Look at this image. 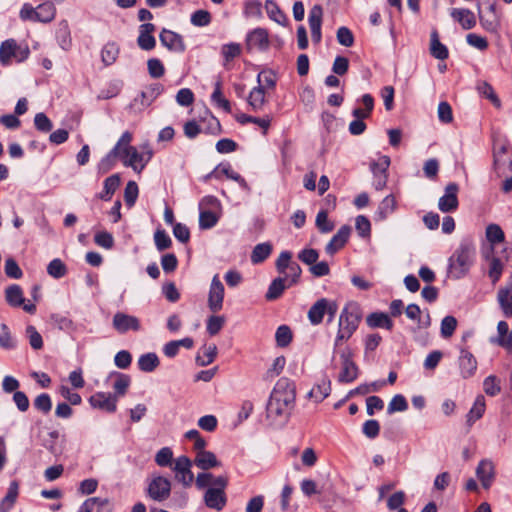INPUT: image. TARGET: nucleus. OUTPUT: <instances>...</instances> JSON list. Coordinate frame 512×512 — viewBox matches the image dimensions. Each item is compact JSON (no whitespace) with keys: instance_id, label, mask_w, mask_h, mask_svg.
I'll return each instance as SVG.
<instances>
[{"instance_id":"obj_1","label":"nucleus","mask_w":512,"mask_h":512,"mask_svg":"<svg viewBox=\"0 0 512 512\" xmlns=\"http://www.w3.org/2000/svg\"><path fill=\"white\" fill-rule=\"evenodd\" d=\"M295 398L294 383L288 378H280L276 382L266 405L267 418L274 423L286 422L294 408Z\"/></svg>"},{"instance_id":"obj_2","label":"nucleus","mask_w":512,"mask_h":512,"mask_svg":"<svg viewBox=\"0 0 512 512\" xmlns=\"http://www.w3.org/2000/svg\"><path fill=\"white\" fill-rule=\"evenodd\" d=\"M362 320V309L355 301L348 302L342 309L338 319V331L334 341V347H339L344 341H348L356 332Z\"/></svg>"},{"instance_id":"obj_3","label":"nucleus","mask_w":512,"mask_h":512,"mask_svg":"<svg viewBox=\"0 0 512 512\" xmlns=\"http://www.w3.org/2000/svg\"><path fill=\"white\" fill-rule=\"evenodd\" d=\"M475 256V246L470 240H463L449 258V273L455 279L464 277L469 271Z\"/></svg>"},{"instance_id":"obj_4","label":"nucleus","mask_w":512,"mask_h":512,"mask_svg":"<svg viewBox=\"0 0 512 512\" xmlns=\"http://www.w3.org/2000/svg\"><path fill=\"white\" fill-rule=\"evenodd\" d=\"M493 168L498 177L512 172V150L507 139L493 137Z\"/></svg>"},{"instance_id":"obj_5","label":"nucleus","mask_w":512,"mask_h":512,"mask_svg":"<svg viewBox=\"0 0 512 512\" xmlns=\"http://www.w3.org/2000/svg\"><path fill=\"white\" fill-rule=\"evenodd\" d=\"M337 311L338 304L336 301L320 298L310 307L307 317L312 325H319L323 322L324 316L327 315V322L330 323L333 321Z\"/></svg>"},{"instance_id":"obj_6","label":"nucleus","mask_w":512,"mask_h":512,"mask_svg":"<svg viewBox=\"0 0 512 512\" xmlns=\"http://www.w3.org/2000/svg\"><path fill=\"white\" fill-rule=\"evenodd\" d=\"M479 22L484 30L498 35L501 28V18L496 10V4L490 3L486 10H482L480 4L477 5Z\"/></svg>"},{"instance_id":"obj_7","label":"nucleus","mask_w":512,"mask_h":512,"mask_svg":"<svg viewBox=\"0 0 512 512\" xmlns=\"http://www.w3.org/2000/svg\"><path fill=\"white\" fill-rule=\"evenodd\" d=\"M147 496L156 502H163L170 497L171 482L163 476H154L146 488Z\"/></svg>"},{"instance_id":"obj_8","label":"nucleus","mask_w":512,"mask_h":512,"mask_svg":"<svg viewBox=\"0 0 512 512\" xmlns=\"http://www.w3.org/2000/svg\"><path fill=\"white\" fill-rule=\"evenodd\" d=\"M353 353L350 348H345L340 353L341 371L338 375V382L351 383L357 379L359 368L352 359Z\"/></svg>"},{"instance_id":"obj_9","label":"nucleus","mask_w":512,"mask_h":512,"mask_svg":"<svg viewBox=\"0 0 512 512\" xmlns=\"http://www.w3.org/2000/svg\"><path fill=\"white\" fill-rule=\"evenodd\" d=\"M390 163V157L387 155H383L377 161L370 163V170L374 178L373 186L378 191L386 187Z\"/></svg>"},{"instance_id":"obj_10","label":"nucleus","mask_w":512,"mask_h":512,"mask_svg":"<svg viewBox=\"0 0 512 512\" xmlns=\"http://www.w3.org/2000/svg\"><path fill=\"white\" fill-rule=\"evenodd\" d=\"M151 157L152 151H148L147 158L144 159V154L139 153L136 147L123 148L121 154L123 164L127 167H131L136 172H141Z\"/></svg>"},{"instance_id":"obj_11","label":"nucleus","mask_w":512,"mask_h":512,"mask_svg":"<svg viewBox=\"0 0 512 512\" xmlns=\"http://www.w3.org/2000/svg\"><path fill=\"white\" fill-rule=\"evenodd\" d=\"M225 288L221 282L219 275L216 274L212 278L208 293L207 305L211 312L217 313L223 308Z\"/></svg>"},{"instance_id":"obj_12","label":"nucleus","mask_w":512,"mask_h":512,"mask_svg":"<svg viewBox=\"0 0 512 512\" xmlns=\"http://www.w3.org/2000/svg\"><path fill=\"white\" fill-rule=\"evenodd\" d=\"M192 462L187 456H180L175 460L173 471L175 478L184 487H190L194 481V474L191 471Z\"/></svg>"},{"instance_id":"obj_13","label":"nucleus","mask_w":512,"mask_h":512,"mask_svg":"<svg viewBox=\"0 0 512 512\" xmlns=\"http://www.w3.org/2000/svg\"><path fill=\"white\" fill-rule=\"evenodd\" d=\"M112 325L120 334H125L128 331L137 332L141 330L140 320L136 316L123 312H117L113 316Z\"/></svg>"},{"instance_id":"obj_14","label":"nucleus","mask_w":512,"mask_h":512,"mask_svg":"<svg viewBox=\"0 0 512 512\" xmlns=\"http://www.w3.org/2000/svg\"><path fill=\"white\" fill-rule=\"evenodd\" d=\"M458 191L459 186L455 182H451L445 187V193L438 201V208L440 211L448 213L453 212L458 208Z\"/></svg>"},{"instance_id":"obj_15","label":"nucleus","mask_w":512,"mask_h":512,"mask_svg":"<svg viewBox=\"0 0 512 512\" xmlns=\"http://www.w3.org/2000/svg\"><path fill=\"white\" fill-rule=\"evenodd\" d=\"M323 19V8L321 5H314L308 15V23L311 31V38L315 44H319L322 39L321 26Z\"/></svg>"},{"instance_id":"obj_16","label":"nucleus","mask_w":512,"mask_h":512,"mask_svg":"<svg viewBox=\"0 0 512 512\" xmlns=\"http://www.w3.org/2000/svg\"><path fill=\"white\" fill-rule=\"evenodd\" d=\"M268 31L264 28H256L249 32L246 37V49L248 51L267 50L269 47Z\"/></svg>"},{"instance_id":"obj_17","label":"nucleus","mask_w":512,"mask_h":512,"mask_svg":"<svg viewBox=\"0 0 512 512\" xmlns=\"http://www.w3.org/2000/svg\"><path fill=\"white\" fill-rule=\"evenodd\" d=\"M159 38L161 44L167 47L170 51L182 53L186 49L183 37L176 32L163 29L159 35Z\"/></svg>"},{"instance_id":"obj_18","label":"nucleus","mask_w":512,"mask_h":512,"mask_svg":"<svg viewBox=\"0 0 512 512\" xmlns=\"http://www.w3.org/2000/svg\"><path fill=\"white\" fill-rule=\"evenodd\" d=\"M89 403L93 408L101 409L110 413L116 411L117 398L110 393L97 392L89 398Z\"/></svg>"},{"instance_id":"obj_19","label":"nucleus","mask_w":512,"mask_h":512,"mask_svg":"<svg viewBox=\"0 0 512 512\" xmlns=\"http://www.w3.org/2000/svg\"><path fill=\"white\" fill-rule=\"evenodd\" d=\"M351 233V227L348 225H343L337 231V233L332 237V239L327 243L325 247V251L329 255H334L340 249H342L347 243L349 236Z\"/></svg>"},{"instance_id":"obj_20","label":"nucleus","mask_w":512,"mask_h":512,"mask_svg":"<svg viewBox=\"0 0 512 512\" xmlns=\"http://www.w3.org/2000/svg\"><path fill=\"white\" fill-rule=\"evenodd\" d=\"M458 363L463 378L467 379L475 374L477 370V360L467 349L462 348L460 350Z\"/></svg>"},{"instance_id":"obj_21","label":"nucleus","mask_w":512,"mask_h":512,"mask_svg":"<svg viewBox=\"0 0 512 512\" xmlns=\"http://www.w3.org/2000/svg\"><path fill=\"white\" fill-rule=\"evenodd\" d=\"M497 301L505 317H512V277L497 293Z\"/></svg>"},{"instance_id":"obj_22","label":"nucleus","mask_w":512,"mask_h":512,"mask_svg":"<svg viewBox=\"0 0 512 512\" xmlns=\"http://www.w3.org/2000/svg\"><path fill=\"white\" fill-rule=\"evenodd\" d=\"M205 505L216 511H221L227 503V497L225 491L220 489L208 488L204 494Z\"/></svg>"},{"instance_id":"obj_23","label":"nucleus","mask_w":512,"mask_h":512,"mask_svg":"<svg viewBox=\"0 0 512 512\" xmlns=\"http://www.w3.org/2000/svg\"><path fill=\"white\" fill-rule=\"evenodd\" d=\"M112 510L108 498L91 497L82 503L78 512H112Z\"/></svg>"},{"instance_id":"obj_24","label":"nucleus","mask_w":512,"mask_h":512,"mask_svg":"<svg viewBox=\"0 0 512 512\" xmlns=\"http://www.w3.org/2000/svg\"><path fill=\"white\" fill-rule=\"evenodd\" d=\"M154 31L155 25L152 23H144L140 25L137 43L142 50L149 51L155 47L156 40L152 35Z\"/></svg>"},{"instance_id":"obj_25","label":"nucleus","mask_w":512,"mask_h":512,"mask_svg":"<svg viewBox=\"0 0 512 512\" xmlns=\"http://www.w3.org/2000/svg\"><path fill=\"white\" fill-rule=\"evenodd\" d=\"M476 475L484 489L490 488L495 478L494 465L489 460H482L476 468Z\"/></svg>"},{"instance_id":"obj_26","label":"nucleus","mask_w":512,"mask_h":512,"mask_svg":"<svg viewBox=\"0 0 512 512\" xmlns=\"http://www.w3.org/2000/svg\"><path fill=\"white\" fill-rule=\"evenodd\" d=\"M451 17L457 21L464 30H470L476 25V17L474 13L466 8L452 9Z\"/></svg>"},{"instance_id":"obj_27","label":"nucleus","mask_w":512,"mask_h":512,"mask_svg":"<svg viewBox=\"0 0 512 512\" xmlns=\"http://www.w3.org/2000/svg\"><path fill=\"white\" fill-rule=\"evenodd\" d=\"M19 496V483L16 480L10 482L6 495L0 501V512H9L15 505Z\"/></svg>"},{"instance_id":"obj_28","label":"nucleus","mask_w":512,"mask_h":512,"mask_svg":"<svg viewBox=\"0 0 512 512\" xmlns=\"http://www.w3.org/2000/svg\"><path fill=\"white\" fill-rule=\"evenodd\" d=\"M366 323L370 328H385L389 331L393 329V321L389 315L384 312H373L366 317Z\"/></svg>"},{"instance_id":"obj_29","label":"nucleus","mask_w":512,"mask_h":512,"mask_svg":"<svg viewBox=\"0 0 512 512\" xmlns=\"http://www.w3.org/2000/svg\"><path fill=\"white\" fill-rule=\"evenodd\" d=\"M164 90V87L160 83H154L146 87L145 90H143L139 97L135 98V102L137 103L140 99V103L142 106L147 107L149 106Z\"/></svg>"},{"instance_id":"obj_30","label":"nucleus","mask_w":512,"mask_h":512,"mask_svg":"<svg viewBox=\"0 0 512 512\" xmlns=\"http://www.w3.org/2000/svg\"><path fill=\"white\" fill-rule=\"evenodd\" d=\"M194 463L202 470H209L210 468L217 467L220 462L217 460L216 455L211 451L197 452Z\"/></svg>"},{"instance_id":"obj_31","label":"nucleus","mask_w":512,"mask_h":512,"mask_svg":"<svg viewBox=\"0 0 512 512\" xmlns=\"http://www.w3.org/2000/svg\"><path fill=\"white\" fill-rule=\"evenodd\" d=\"M19 46L14 39H7L0 46V63L8 65L12 57H17Z\"/></svg>"},{"instance_id":"obj_32","label":"nucleus","mask_w":512,"mask_h":512,"mask_svg":"<svg viewBox=\"0 0 512 512\" xmlns=\"http://www.w3.org/2000/svg\"><path fill=\"white\" fill-rule=\"evenodd\" d=\"M331 392V381L324 377L318 384H316L308 393L310 398H313L316 402H321L330 395Z\"/></svg>"},{"instance_id":"obj_33","label":"nucleus","mask_w":512,"mask_h":512,"mask_svg":"<svg viewBox=\"0 0 512 512\" xmlns=\"http://www.w3.org/2000/svg\"><path fill=\"white\" fill-rule=\"evenodd\" d=\"M430 53L438 60H445L449 56L448 49L439 41V35L436 30L431 33Z\"/></svg>"},{"instance_id":"obj_34","label":"nucleus","mask_w":512,"mask_h":512,"mask_svg":"<svg viewBox=\"0 0 512 512\" xmlns=\"http://www.w3.org/2000/svg\"><path fill=\"white\" fill-rule=\"evenodd\" d=\"M36 21L42 23L51 22L56 15V8L52 2L46 1L36 7Z\"/></svg>"},{"instance_id":"obj_35","label":"nucleus","mask_w":512,"mask_h":512,"mask_svg":"<svg viewBox=\"0 0 512 512\" xmlns=\"http://www.w3.org/2000/svg\"><path fill=\"white\" fill-rule=\"evenodd\" d=\"M287 277H277L269 285L265 298L268 301H273L281 297L284 290L288 285L285 284Z\"/></svg>"},{"instance_id":"obj_36","label":"nucleus","mask_w":512,"mask_h":512,"mask_svg":"<svg viewBox=\"0 0 512 512\" xmlns=\"http://www.w3.org/2000/svg\"><path fill=\"white\" fill-rule=\"evenodd\" d=\"M265 9L267 12L268 17L275 21L276 23L286 26L287 25V16L285 13L280 9L278 4L273 0H267L265 2Z\"/></svg>"},{"instance_id":"obj_37","label":"nucleus","mask_w":512,"mask_h":512,"mask_svg":"<svg viewBox=\"0 0 512 512\" xmlns=\"http://www.w3.org/2000/svg\"><path fill=\"white\" fill-rule=\"evenodd\" d=\"M361 102L364 105V108H359V107L355 108L352 111V115L356 119H360L363 121V119L370 117V115L373 111V108H374V99L370 94H364L361 97Z\"/></svg>"},{"instance_id":"obj_38","label":"nucleus","mask_w":512,"mask_h":512,"mask_svg":"<svg viewBox=\"0 0 512 512\" xmlns=\"http://www.w3.org/2000/svg\"><path fill=\"white\" fill-rule=\"evenodd\" d=\"M7 303L12 307H19L24 303L23 292L19 285L12 284L5 290Z\"/></svg>"},{"instance_id":"obj_39","label":"nucleus","mask_w":512,"mask_h":512,"mask_svg":"<svg viewBox=\"0 0 512 512\" xmlns=\"http://www.w3.org/2000/svg\"><path fill=\"white\" fill-rule=\"evenodd\" d=\"M272 245L269 242L257 244L251 253V262L259 264L265 261L272 252Z\"/></svg>"},{"instance_id":"obj_40","label":"nucleus","mask_w":512,"mask_h":512,"mask_svg":"<svg viewBox=\"0 0 512 512\" xmlns=\"http://www.w3.org/2000/svg\"><path fill=\"white\" fill-rule=\"evenodd\" d=\"M396 208V200L395 197L390 194L386 196L381 203L379 204L378 210L376 212L377 220H384L388 215L394 212Z\"/></svg>"},{"instance_id":"obj_41","label":"nucleus","mask_w":512,"mask_h":512,"mask_svg":"<svg viewBox=\"0 0 512 512\" xmlns=\"http://www.w3.org/2000/svg\"><path fill=\"white\" fill-rule=\"evenodd\" d=\"M159 358L156 353H146L139 357L138 367L143 372H152L159 366Z\"/></svg>"},{"instance_id":"obj_42","label":"nucleus","mask_w":512,"mask_h":512,"mask_svg":"<svg viewBox=\"0 0 512 512\" xmlns=\"http://www.w3.org/2000/svg\"><path fill=\"white\" fill-rule=\"evenodd\" d=\"M212 102L219 108H222L225 112H231V104L222 93V82L218 80L214 85V91L211 95Z\"/></svg>"},{"instance_id":"obj_43","label":"nucleus","mask_w":512,"mask_h":512,"mask_svg":"<svg viewBox=\"0 0 512 512\" xmlns=\"http://www.w3.org/2000/svg\"><path fill=\"white\" fill-rule=\"evenodd\" d=\"M220 218V214L213 210H200L199 227L200 229H211Z\"/></svg>"},{"instance_id":"obj_44","label":"nucleus","mask_w":512,"mask_h":512,"mask_svg":"<svg viewBox=\"0 0 512 512\" xmlns=\"http://www.w3.org/2000/svg\"><path fill=\"white\" fill-rule=\"evenodd\" d=\"M248 103L254 111L260 110L265 103V91L263 86L252 89L248 97Z\"/></svg>"},{"instance_id":"obj_45","label":"nucleus","mask_w":512,"mask_h":512,"mask_svg":"<svg viewBox=\"0 0 512 512\" xmlns=\"http://www.w3.org/2000/svg\"><path fill=\"white\" fill-rule=\"evenodd\" d=\"M118 54V45L114 42H109L103 47L101 51L102 62L106 66L112 65L116 61Z\"/></svg>"},{"instance_id":"obj_46","label":"nucleus","mask_w":512,"mask_h":512,"mask_svg":"<svg viewBox=\"0 0 512 512\" xmlns=\"http://www.w3.org/2000/svg\"><path fill=\"white\" fill-rule=\"evenodd\" d=\"M236 120L242 125L247 124V123L257 124L258 126H260L263 129V134H266V132L270 126V123H271V120L269 117L258 118V117L250 116L247 114L237 115Z\"/></svg>"},{"instance_id":"obj_47","label":"nucleus","mask_w":512,"mask_h":512,"mask_svg":"<svg viewBox=\"0 0 512 512\" xmlns=\"http://www.w3.org/2000/svg\"><path fill=\"white\" fill-rule=\"evenodd\" d=\"M117 157L121 158V154L117 152V148H112L110 152L100 160L98 164L99 172L103 174L109 172L115 165Z\"/></svg>"},{"instance_id":"obj_48","label":"nucleus","mask_w":512,"mask_h":512,"mask_svg":"<svg viewBox=\"0 0 512 512\" xmlns=\"http://www.w3.org/2000/svg\"><path fill=\"white\" fill-rule=\"evenodd\" d=\"M497 331L499 335L498 343L500 346L505 348L512 347V332H509L508 323L500 321L497 325Z\"/></svg>"},{"instance_id":"obj_49","label":"nucleus","mask_w":512,"mask_h":512,"mask_svg":"<svg viewBox=\"0 0 512 512\" xmlns=\"http://www.w3.org/2000/svg\"><path fill=\"white\" fill-rule=\"evenodd\" d=\"M0 329V347L5 350L15 349L17 342L12 337L9 327L5 323H2Z\"/></svg>"},{"instance_id":"obj_50","label":"nucleus","mask_w":512,"mask_h":512,"mask_svg":"<svg viewBox=\"0 0 512 512\" xmlns=\"http://www.w3.org/2000/svg\"><path fill=\"white\" fill-rule=\"evenodd\" d=\"M457 319L454 316H445L441 321L440 333L444 339L452 337L457 328Z\"/></svg>"},{"instance_id":"obj_51","label":"nucleus","mask_w":512,"mask_h":512,"mask_svg":"<svg viewBox=\"0 0 512 512\" xmlns=\"http://www.w3.org/2000/svg\"><path fill=\"white\" fill-rule=\"evenodd\" d=\"M217 355V347L211 344L203 348V355L196 356V363L198 366H207L211 364Z\"/></svg>"},{"instance_id":"obj_52","label":"nucleus","mask_w":512,"mask_h":512,"mask_svg":"<svg viewBox=\"0 0 512 512\" xmlns=\"http://www.w3.org/2000/svg\"><path fill=\"white\" fill-rule=\"evenodd\" d=\"M485 411V398L483 395L477 396L473 407L470 409L468 413V422H474L482 417Z\"/></svg>"},{"instance_id":"obj_53","label":"nucleus","mask_w":512,"mask_h":512,"mask_svg":"<svg viewBox=\"0 0 512 512\" xmlns=\"http://www.w3.org/2000/svg\"><path fill=\"white\" fill-rule=\"evenodd\" d=\"M47 273L56 279L62 278L67 273L66 265L62 262V260L56 258L53 259L47 266Z\"/></svg>"},{"instance_id":"obj_54","label":"nucleus","mask_w":512,"mask_h":512,"mask_svg":"<svg viewBox=\"0 0 512 512\" xmlns=\"http://www.w3.org/2000/svg\"><path fill=\"white\" fill-rule=\"evenodd\" d=\"M33 406L39 412L47 415L52 409L51 397L47 393H42L34 399Z\"/></svg>"},{"instance_id":"obj_55","label":"nucleus","mask_w":512,"mask_h":512,"mask_svg":"<svg viewBox=\"0 0 512 512\" xmlns=\"http://www.w3.org/2000/svg\"><path fill=\"white\" fill-rule=\"evenodd\" d=\"M212 17L209 11L207 10H196L192 13L190 21L192 25L196 27H205L211 23Z\"/></svg>"},{"instance_id":"obj_56","label":"nucleus","mask_w":512,"mask_h":512,"mask_svg":"<svg viewBox=\"0 0 512 512\" xmlns=\"http://www.w3.org/2000/svg\"><path fill=\"white\" fill-rule=\"evenodd\" d=\"M225 317L220 315H212L207 319L206 329L209 335H217L225 324Z\"/></svg>"},{"instance_id":"obj_57","label":"nucleus","mask_w":512,"mask_h":512,"mask_svg":"<svg viewBox=\"0 0 512 512\" xmlns=\"http://www.w3.org/2000/svg\"><path fill=\"white\" fill-rule=\"evenodd\" d=\"M276 343L279 347H286L292 341V331L287 325H281L275 333Z\"/></svg>"},{"instance_id":"obj_58","label":"nucleus","mask_w":512,"mask_h":512,"mask_svg":"<svg viewBox=\"0 0 512 512\" xmlns=\"http://www.w3.org/2000/svg\"><path fill=\"white\" fill-rule=\"evenodd\" d=\"M56 39H57L59 46L63 50L67 51L71 48L72 39H71V35H70V30L67 25H63L58 28V30L56 32Z\"/></svg>"},{"instance_id":"obj_59","label":"nucleus","mask_w":512,"mask_h":512,"mask_svg":"<svg viewBox=\"0 0 512 512\" xmlns=\"http://www.w3.org/2000/svg\"><path fill=\"white\" fill-rule=\"evenodd\" d=\"M315 223L321 233H329L334 229V224L328 219L326 210H320L318 212Z\"/></svg>"},{"instance_id":"obj_60","label":"nucleus","mask_w":512,"mask_h":512,"mask_svg":"<svg viewBox=\"0 0 512 512\" xmlns=\"http://www.w3.org/2000/svg\"><path fill=\"white\" fill-rule=\"evenodd\" d=\"M154 242L156 245V248L159 251H164L171 247L172 240L170 236L166 233L163 229H157L154 233Z\"/></svg>"},{"instance_id":"obj_61","label":"nucleus","mask_w":512,"mask_h":512,"mask_svg":"<svg viewBox=\"0 0 512 512\" xmlns=\"http://www.w3.org/2000/svg\"><path fill=\"white\" fill-rule=\"evenodd\" d=\"M26 336L29 339V344L34 350H40L43 347V339L41 334L33 325L26 327Z\"/></svg>"},{"instance_id":"obj_62","label":"nucleus","mask_w":512,"mask_h":512,"mask_svg":"<svg viewBox=\"0 0 512 512\" xmlns=\"http://www.w3.org/2000/svg\"><path fill=\"white\" fill-rule=\"evenodd\" d=\"M139 189L138 185L134 181H129L126 184L125 190H124V200L127 206L132 207L138 197Z\"/></svg>"},{"instance_id":"obj_63","label":"nucleus","mask_w":512,"mask_h":512,"mask_svg":"<svg viewBox=\"0 0 512 512\" xmlns=\"http://www.w3.org/2000/svg\"><path fill=\"white\" fill-rule=\"evenodd\" d=\"M487 240L492 244L500 243L504 240V232L497 224H490L486 228Z\"/></svg>"},{"instance_id":"obj_64","label":"nucleus","mask_w":512,"mask_h":512,"mask_svg":"<svg viewBox=\"0 0 512 512\" xmlns=\"http://www.w3.org/2000/svg\"><path fill=\"white\" fill-rule=\"evenodd\" d=\"M173 459V451L170 447L161 448L155 456V462L160 467L171 466Z\"/></svg>"}]
</instances>
